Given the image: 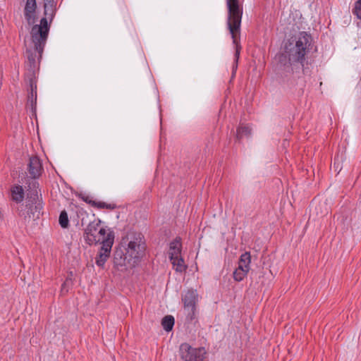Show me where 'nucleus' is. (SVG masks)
<instances>
[{"label": "nucleus", "mask_w": 361, "mask_h": 361, "mask_svg": "<svg viewBox=\"0 0 361 361\" xmlns=\"http://www.w3.org/2000/svg\"><path fill=\"white\" fill-rule=\"evenodd\" d=\"M312 42V36L306 32H300L285 42L283 51L279 56L281 74L285 78L292 75L295 79L302 73H310L311 64L307 56L311 49Z\"/></svg>", "instance_id": "obj_1"}, {"label": "nucleus", "mask_w": 361, "mask_h": 361, "mask_svg": "<svg viewBox=\"0 0 361 361\" xmlns=\"http://www.w3.org/2000/svg\"><path fill=\"white\" fill-rule=\"evenodd\" d=\"M44 15L39 25H34L30 30L31 39L35 50L41 55L48 38L51 23L56 15V3L54 0H44Z\"/></svg>", "instance_id": "obj_2"}, {"label": "nucleus", "mask_w": 361, "mask_h": 361, "mask_svg": "<svg viewBox=\"0 0 361 361\" xmlns=\"http://www.w3.org/2000/svg\"><path fill=\"white\" fill-rule=\"evenodd\" d=\"M228 6V27L235 45V62L233 66L232 76L235 74L238 62L240 57L241 46L238 41L237 35L240 34V24L243 15V8L240 6L239 0H226Z\"/></svg>", "instance_id": "obj_3"}, {"label": "nucleus", "mask_w": 361, "mask_h": 361, "mask_svg": "<svg viewBox=\"0 0 361 361\" xmlns=\"http://www.w3.org/2000/svg\"><path fill=\"white\" fill-rule=\"evenodd\" d=\"M123 249L128 257L132 258L133 263L136 264L139 259L143 256L145 250L142 234L137 233L130 236L128 247H123Z\"/></svg>", "instance_id": "obj_4"}, {"label": "nucleus", "mask_w": 361, "mask_h": 361, "mask_svg": "<svg viewBox=\"0 0 361 361\" xmlns=\"http://www.w3.org/2000/svg\"><path fill=\"white\" fill-rule=\"evenodd\" d=\"M101 221L90 222L85 229L84 238L89 245L102 243V240L106 238V231L104 228L99 229Z\"/></svg>", "instance_id": "obj_5"}, {"label": "nucleus", "mask_w": 361, "mask_h": 361, "mask_svg": "<svg viewBox=\"0 0 361 361\" xmlns=\"http://www.w3.org/2000/svg\"><path fill=\"white\" fill-rule=\"evenodd\" d=\"M26 214H23L25 220H35L40 217L43 209L42 202L39 200L37 192L32 194L26 200Z\"/></svg>", "instance_id": "obj_6"}, {"label": "nucleus", "mask_w": 361, "mask_h": 361, "mask_svg": "<svg viewBox=\"0 0 361 361\" xmlns=\"http://www.w3.org/2000/svg\"><path fill=\"white\" fill-rule=\"evenodd\" d=\"M114 242V232L109 231L106 238L102 240V247L98 255L95 258V263L98 267H103L110 256L112 245Z\"/></svg>", "instance_id": "obj_7"}, {"label": "nucleus", "mask_w": 361, "mask_h": 361, "mask_svg": "<svg viewBox=\"0 0 361 361\" xmlns=\"http://www.w3.org/2000/svg\"><path fill=\"white\" fill-rule=\"evenodd\" d=\"M205 353L204 348H192L186 343L180 346V357L185 361H203Z\"/></svg>", "instance_id": "obj_8"}, {"label": "nucleus", "mask_w": 361, "mask_h": 361, "mask_svg": "<svg viewBox=\"0 0 361 361\" xmlns=\"http://www.w3.org/2000/svg\"><path fill=\"white\" fill-rule=\"evenodd\" d=\"M114 267L118 270H123L125 267H135V264L132 261V258H130L126 254V252L123 248H116L114 254Z\"/></svg>", "instance_id": "obj_9"}, {"label": "nucleus", "mask_w": 361, "mask_h": 361, "mask_svg": "<svg viewBox=\"0 0 361 361\" xmlns=\"http://www.w3.org/2000/svg\"><path fill=\"white\" fill-rule=\"evenodd\" d=\"M197 293L194 290H188L183 298L185 308L188 310V318L192 320L195 318V302Z\"/></svg>", "instance_id": "obj_10"}, {"label": "nucleus", "mask_w": 361, "mask_h": 361, "mask_svg": "<svg viewBox=\"0 0 361 361\" xmlns=\"http://www.w3.org/2000/svg\"><path fill=\"white\" fill-rule=\"evenodd\" d=\"M27 171L31 178L36 179L41 176L43 167L41 160L37 156L30 157Z\"/></svg>", "instance_id": "obj_11"}, {"label": "nucleus", "mask_w": 361, "mask_h": 361, "mask_svg": "<svg viewBox=\"0 0 361 361\" xmlns=\"http://www.w3.org/2000/svg\"><path fill=\"white\" fill-rule=\"evenodd\" d=\"M37 9L36 0H27L25 9L24 16L29 25L35 23V13Z\"/></svg>", "instance_id": "obj_12"}, {"label": "nucleus", "mask_w": 361, "mask_h": 361, "mask_svg": "<svg viewBox=\"0 0 361 361\" xmlns=\"http://www.w3.org/2000/svg\"><path fill=\"white\" fill-rule=\"evenodd\" d=\"M181 243L180 238H176L173 241L170 243L169 257L172 260L174 257L180 256L181 253Z\"/></svg>", "instance_id": "obj_13"}, {"label": "nucleus", "mask_w": 361, "mask_h": 361, "mask_svg": "<svg viewBox=\"0 0 361 361\" xmlns=\"http://www.w3.org/2000/svg\"><path fill=\"white\" fill-rule=\"evenodd\" d=\"M11 199L16 203L21 202L24 199V190L21 185H14L11 190Z\"/></svg>", "instance_id": "obj_14"}, {"label": "nucleus", "mask_w": 361, "mask_h": 361, "mask_svg": "<svg viewBox=\"0 0 361 361\" xmlns=\"http://www.w3.org/2000/svg\"><path fill=\"white\" fill-rule=\"evenodd\" d=\"M30 91L28 93L27 104L32 108L36 105L37 102V85L32 80L30 81Z\"/></svg>", "instance_id": "obj_15"}, {"label": "nucleus", "mask_w": 361, "mask_h": 361, "mask_svg": "<svg viewBox=\"0 0 361 361\" xmlns=\"http://www.w3.org/2000/svg\"><path fill=\"white\" fill-rule=\"evenodd\" d=\"M36 53H39L37 51L35 50V48L34 47V50H27L26 51V56L28 61L29 64V68L32 71H34L36 68L37 66V62H36ZM39 54L38 60H39L42 58V54Z\"/></svg>", "instance_id": "obj_16"}, {"label": "nucleus", "mask_w": 361, "mask_h": 361, "mask_svg": "<svg viewBox=\"0 0 361 361\" xmlns=\"http://www.w3.org/2000/svg\"><path fill=\"white\" fill-rule=\"evenodd\" d=\"M173 264V267L177 272H183L187 269V265L184 259L180 256L174 257L172 260H170Z\"/></svg>", "instance_id": "obj_17"}, {"label": "nucleus", "mask_w": 361, "mask_h": 361, "mask_svg": "<svg viewBox=\"0 0 361 361\" xmlns=\"http://www.w3.org/2000/svg\"><path fill=\"white\" fill-rule=\"evenodd\" d=\"M250 262H251L250 253L248 252H245V253H243L240 255L239 261H238V267L243 268V269H245L247 271H249Z\"/></svg>", "instance_id": "obj_18"}, {"label": "nucleus", "mask_w": 361, "mask_h": 361, "mask_svg": "<svg viewBox=\"0 0 361 361\" xmlns=\"http://www.w3.org/2000/svg\"><path fill=\"white\" fill-rule=\"evenodd\" d=\"M251 135V128L247 126H240L236 131V140L240 141L243 137H248Z\"/></svg>", "instance_id": "obj_19"}, {"label": "nucleus", "mask_w": 361, "mask_h": 361, "mask_svg": "<svg viewBox=\"0 0 361 361\" xmlns=\"http://www.w3.org/2000/svg\"><path fill=\"white\" fill-rule=\"evenodd\" d=\"M174 318L171 315L165 316L161 320V325L166 331L172 330L174 325Z\"/></svg>", "instance_id": "obj_20"}, {"label": "nucleus", "mask_w": 361, "mask_h": 361, "mask_svg": "<svg viewBox=\"0 0 361 361\" xmlns=\"http://www.w3.org/2000/svg\"><path fill=\"white\" fill-rule=\"evenodd\" d=\"M88 204L99 209H108L113 210L116 208V204H108L104 202L90 201Z\"/></svg>", "instance_id": "obj_21"}, {"label": "nucleus", "mask_w": 361, "mask_h": 361, "mask_svg": "<svg viewBox=\"0 0 361 361\" xmlns=\"http://www.w3.org/2000/svg\"><path fill=\"white\" fill-rule=\"evenodd\" d=\"M88 204L99 209H108L113 210L116 208V204H108L104 202L90 201Z\"/></svg>", "instance_id": "obj_22"}, {"label": "nucleus", "mask_w": 361, "mask_h": 361, "mask_svg": "<svg viewBox=\"0 0 361 361\" xmlns=\"http://www.w3.org/2000/svg\"><path fill=\"white\" fill-rule=\"evenodd\" d=\"M248 271L238 267L233 272V279L236 281H241L247 274Z\"/></svg>", "instance_id": "obj_23"}, {"label": "nucleus", "mask_w": 361, "mask_h": 361, "mask_svg": "<svg viewBox=\"0 0 361 361\" xmlns=\"http://www.w3.org/2000/svg\"><path fill=\"white\" fill-rule=\"evenodd\" d=\"M59 224L63 228H66L69 226V219L67 212L63 210L60 213L59 219Z\"/></svg>", "instance_id": "obj_24"}, {"label": "nucleus", "mask_w": 361, "mask_h": 361, "mask_svg": "<svg viewBox=\"0 0 361 361\" xmlns=\"http://www.w3.org/2000/svg\"><path fill=\"white\" fill-rule=\"evenodd\" d=\"M73 285V281L71 278H66V281L61 286V294H66L68 292L69 288Z\"/></svg>", "instance_id": "obj_25"}, {"label": "nucleus", "mask_w": 361, "mask_h": 361, "mask_svg": "<svg viewBox=\"0 0 361 361\" xmlns=\"http://www.w3.org/2000/svg\"><path fill=\"white\" fill-rule=\"evenodd\" d=\"M353 13L357 17V18L361 19V0H357L355 3Z\"/></svg>", "instance_id": "obj_26"}, {"label": "nucleus", "mask_w": 361, "mask_h": 361, "mask_svg": "<svg viewBox=\"0 0 361 361\" xmlns=\"http://www.w3.org/2000/svg\"><path fill=\"white\" fill-rule=\"evenodd\" d=\"M83 200L87 203H88V202H90V201H92V200H90L88 197L83 198Z\"/></svg>", "instance_id": "obj_27"}, {"label": "nucleus", "mask_w": 361, "mask_h": 361, "mask_svg": "<svg viewBox=\"0 0 361 361\" xmlns=\"http://www.w3.org/2000/svg\"><path fill=\"white\" fill-rule=\"evenodd\" d=\"M73 276L72 272H71V273H70V276H68V278H71V279H72V278H71V276Z\"/></svg>", "instance_id": "obj_28"}, {"label": "nucleus", "mask_w": 361, "mask_h": 361, "mask_svg": "<svg viewBox=\"0 0 361 361\" xmlns=\"http://www.w3.org/2000/svg\"><path fill=\"white\" fill-rule=\"evenodd\" d=\"M2 218V214H1V212L0 211V219Z\"/></svg>", "instance_id": "obj_29"}, {"label": "nucleus", "mask_w": 361, "mask_h": 361, "mask_svg": "<svg viewBox=\"0 0 361 361\" xmlns=\"http://www.w3.org/2000/svg\"><path fill=\"white\" fill-rule=\"evenodd\" d=\"M334 166L336 165V159H334Z\"/></svg>", "instance_id": "obj_30"}]
</instances>
